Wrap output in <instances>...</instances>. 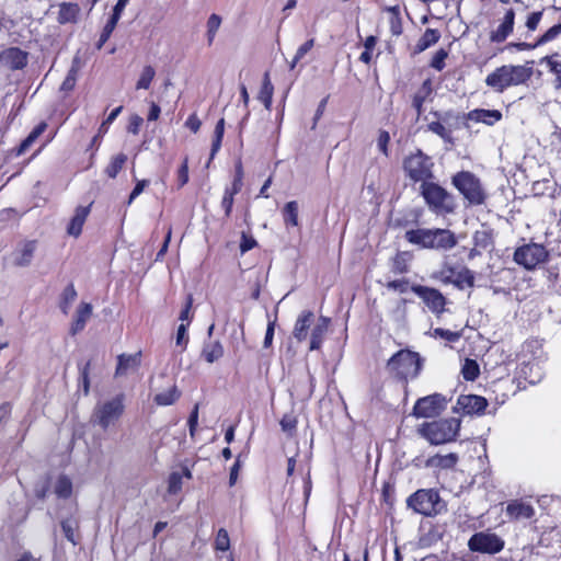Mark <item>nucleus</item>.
<instances>
[{"label":"nucleus","mask_w":561,"mask_h":561,"mask_svg":"<svg viewBox=\"0 0 561 561\" xmlns=\"http://www.w3.org/2000/svg\"><path fill=\"white\" fill-rule=\"evenodd\" d=\"M460 430V420L450 417L426 423L421 434L433 445H440L456 438Z\"/></svg>","instance_id":"423d86ee"},{"label":"nucleus","mask_w":561,"mask_h":561,"mask_svg":"<svg viewBox=\"0 0 561 561\" xmlns=\"http://www.w3.org/2000/svg\"><path fill=\"white\" fill-rule=\"evenodd\" d=\"M503 115L499 110L476 108L467 114V119L476 123H483L493 126L502 119Z\"/></svg>","instance_id":"6ab92c4d"},{"label":"nucleus","mask_w":561,"mask_h":561,"mask_svg":"<svg viewBox=\"0 0 561 561\" xmlns=\"http://www.w3.org/2000/svg\"><path fill=\"white\" fill-rule=\"evenodd\" d=\"M542 64H546L549 71L554 75L553 88L561 90V56L559 54H552L541 59Z\"/></svg>","instance_id":"393cba45"},{"label":"nucleus","mask_w":561,"mask_h":561,"mask_svg":"<svg viewBox=\"0 0 561 561\" xmlns=\"http://www.w3.org/2000/svg\"><path fill=\"white\" fill-rule=\"evenodd\" d=\"M187 324L185 323H181L178 328V332H176V345L179 346H183L185 347L186 346V343H187Z\"/></svg>","instance_id":"69168bd1"},{"label":"nucleus","mask_w":561,"mask_h":561,"mask_svg":"<svg viewBox=\"0 0 561 561\" xmlns=\"http://www.w3.org/2000/svg\"><path fill=\"white\" fill-rule=\"evenodd\" d=\"M142 122L144 119L140 116L133 115L129 119L127 130L134 135H137L139 133Z\"/></svg>","instance_id":"774afa93"},{"label":"nucleus","mask_w":561,"mask_h":561,"mask_svg":"<svg viewBox=\"0 0 561 561\" xmlns=\"http://www.w3.org/2000/svg\"><path fill=\"white\" fill-rule=\"evenodd\" d=\"M561 34V23L550 27L536 43V45H542L550 41H553L558 35Z\"/></svg>","instance_id":"3c124183"},{"label":"nucleus","mask_w":561,"mask_h":561,"mask_svg":"<svg viewBox=\"0 0 561 561\" xmlns=\"http://www.w3.org/2000/svg\"><path fill=\"white\" fill-rule=\"evenodd\" d=\"M220 25H221V18L216 13L210 14V16L207 20V24H206V26H207L206 36H207L208 45L213 44Z\"/></svg>","instance_id":"e433bc0d"},{"label":"nucleus","mask_w":561,"mask_h":561,"mask_svg":"<svg viewBox=\"0 0 561 561\" xmlns=\"http://www.w3.org/2000/svg\"><path fill=\"white\" fill-rule=\"evenodd\" d=\"M411 290L423 300L433 313L440 314L444 312L446 298L438 289L422 285H412Z\"/></svg>","instance_id":"f8f14e48"},{"label":"nucleus","mask_w":561,"mask_h":561,"mask_svg":"<svg viewBox=\"0 0 561 561\" xmlns=\"http://www.w3.org/2000/svg\"><path fill=\"white\" fill-rule=\"evenodd\" d=\"M89 213L90 206H78L76 208L75 215L71 218L67 228V232L69 236L77 238L81 234L83 224L85 222Z\"/></svg>","instance_id":"4be33fe9"},{"label":"nucleus","mask_w":561,"mask_h":561,"mask_svg":"<svg viewBox=\"0 0 561 561\" xmlns=\"http://www.w3.org/2000/svg\"><path fill=\"white\" fill-rule=\"evenodd\" d=\"M124 400L125 396L119 393L110 400L98 403L92 414L93 422L103 430L114 425L124 413Z\"/></svg>","instance_id":"6e6552de"},{"label":"nucleus","mask_w":561,"mask_h":561,"mask_svg":"<svg viewBox=\"0 0 561 561\" xmlns=\"http://www.w3.org/2000/svg\"><path fill=\"white\" fill-rule=\"evenodd\" d=\"M387 369L401 380L413 379L421 370L420 355L409 350H401L389 358Z\"/></svg>","instance_id":"20e7f679"},{"label":"nucleus","mask_w":561,"mask_h":561,"mask_svg":"<svg viewBox=\"0 0 561 561\" xmlns=\"http://www.w3.org/2000/svg\"><path fill=\"white\" fill-rule=\"evenodd\" d=\"M458 461L457 454L450 453L447 455H434L426 460V467L439 468V469H451Z\"/></svg>","instance_id":"b1692460"},{"label":"nucleus","mask_w":561,"mask_h":561,"mask_svg":"<svg viewBox=\"0 0 561 561\" xmlns=\"http://www.w3.org/2000/svg\"><path fill=\"white\" fill-rule=\"evenodd\" d=\"M404 238L424 249L449 250L457 243L454 232L448 229H411L405 231Z\"/></svg>","instance_id":"f03ea898"},{"label":"nucleus","mask_w":561,"mask_h":561,"mask_svg":"<svg viewBox=\"0 0 561 561\" xmlns=\"http://www.w3.org/2000/svg\"><path fill=\"white\" fill-rule=\"evenodd\" d=\"M117 23H118V21L110 18V20L106 22V24L103 27V31L100 35L98 48H101L108 41V38L111 37L113 31L115 30Z\"/></svg>","instance_id":"49530a36"},{"label":"nucleus","mask_w":561,"mask_h":561,"mask_svg":"<svg viewBox=\"0 0 561 561\" xmlns=\"http://www.w3.org/2000/svg\"><path fill=\"white\" fill-rule=\"evenodd\" d=\"M224 355V347L219 341H209L204 344L202 356L204 359L211 364L217 362Z\"/></svg>","instance_id":"bb28decb"},{"label":"nucleus","mask_w":561,"mask_h":561,"mask_svg":"<svg viewBox=\"0 0 561 561\" xmlns=\"http://www.w3.org/2000/svg\"><path fill=\"white\" fill-rule=\"evenodd\" d=\"M533 76V68L526 65H504L496 68L485 78V84L495 92L526 83Z\"/></svg>","instance_id":"f257e3e1"},{"label":"nucleus","mask_w":561,"mask_h":561,"mask_svg":"<svg viewBox=\"0 0 561 561\" xmlns=\"http://www.w3.org/2000/svg\"><path fill=\"white\" fill-rule=\"evenodd\" d=\"M451 184L471 206L483 205L488 198L481 180L470 171H460L454 174Z\"/></svg>","instance_id":"7ed1b4c3"},{"label":"nucleus","mask_w":561,"mask_h":561,"mask_svg":"<svg viewBox=\"0 0 561 561\" xmlns=\"http://www.w3.org/2000/svg\"><path fill=\"white\" fill-rule=\"evenodd\" d=\"M548 252L543 245L537 243L525 244L516 249L514 261L526 270H533L546 261Z\"/></svg>","instance_id":"9b49d317"},{"label":"nucleus","mask_w":561,"mask_h":561,"mask_svg":"<svg viewBox=\"0 0 561 561\" xmlns=\"http://www.w3.org/2000/svg\"><path fill=\"white\" fill-rule=\"evenodd\" d=\"M389 141H390L389 133L386 130H380L378 139H377V147L385 156H388Z\"/></svg>","instance_id":"052dcab7"},{"label":"nucleus","mask_w":561,"mask_h":561,"mask_svg":"<svg viewBox=\"0 0 561 561\" xmlns=\"http://www.w3.org/2000/svg\"><path fill=\"white\" fill-rule=\"evenodd\" d=\"M182 489V474L180 472H172L168 480V492L176 494Z\"/></svg>","instance_id":"de8ad7c7"},{"label":"nucleus","mask_w":561,"mask_h":561,"mask_svg":"<svg viewBox=\"0 0 561 561\" xmlns=\"http://www.w3.org/2000/svg\"><path fill=\"white\" fill-rule=\"evenodd\" d=\"M433 335L435 337L444 339L448 342H457L461 336L459 332H454L442 328L434 329Z\"/></svg>","instance_id":"8fccbe9b"},{"label":"nucleus","mask_w":561,"mask_h":561,"mask_svg":"<svg viewBox=\"0 0 561 561\" xmlns=\"http://www.w3.org/2000/svg\"><path fill=\"white\" fill-rule=\"evenodd\" d=\"M473 243L476 248L488 249L492 244L491 233L488 230H478L473 234Z\"/></svg>","instance_id":"a19ab883"},{"label":"nucleus","mask_w":561,"mask_h":561,"mask_svg":"<svg viewBox=\"0 0 561 561\" xmlns=\"http://www.w3.org/2000/svg\"><path fill=\"white\" fill-rule=\"evenodd\" d=\"M276 319L270 320L267 323L263 346L268 348L272 346L274 332H275Z\"/></svg>","instance_id":"680f3d73"},{"label":"nucleus","mask_w":561,"mask_h":561,"mask_svg":"<svg viewBox=\"0 0 561 561\" xmlns=\"http://www.w3.org/2000/svg\"><path fill=\"white\" fill-rule=\"evenodd\" d=\"M192 305H193V297H192V295H188L186 298L185 307L183 308V310L181 311L180 317H179V319L182 321V323H184V321H186L185 324H187V325L190 324V322L192 320V316H191Z\"/></svg>","instance_id":"e2e57ef3"},{"label":"nucleus","mask_w":561,"mask_h":561,"mask_svg":"<svg viewBox=\"0 0 561 561\" xmlns=\"http://www.w3.org/2000/svg\"><path fill=\"white\" fill-rule=\"evenodd\" d=\"M243 167L241 160L237 161L236 170H234V179L231 187H228L232 191V193H239L242 188V180H243Z\"/></svg>","instance_id":"a18cd8bd"},{"label":"nucleus","mask_w":561,"mask_h":561,"mask_svg":"<svg viewBox=\"0 0 561 561\" xmlns=\"http://www.w3.org/2000/svg\"><path fill=\"white\" fill-rule=\"evenodd\" d=\"M445 405V398L439 393H434L419 399L413 408V414L416 417H433L438 415Z\"/></svg>","instance_id":"ddd939ff"},{"label":"nucleus","mask_w":561,"mask_h":561,"mask_svg":"<svg viewBox=\"0 0 561 561\" xmlns=\"http://www.w3.org/2000/svg\"><path fill=\"white\" fill-rule=\"evenodd\" d=\"M236 194L237 193H232V191L229 190V188H226V191H225V194H224V197H222V201H221V206L225 209V215L227 217H229L231 211H232L233 197H234Z\"/></svg>","instance_id":"6e6d98bb"},{"label":"nucleus","mask_w":561,"mask_h":561,"mask_svg":"<svg viewBox=\"0 0 561 561\" xmlns=\"http://www.w3.org/2000/svg\"><path fill=\"white\" fill-rule=\"evenodd\" d=\"M387 288L401 294L407 293L409 289V280L405 278L391 280L387 284Z\"/></svg>","instance_id":"bf43d9fd"},{"label":"nucleus","mask_w":561,"mask_h":561,"mask_svg":"<svg viewBox=\"0 0 561 561\" xmlns=\"http://www.w3.org/2000/svg\"><path fill=\"white\" fill-rule=\"evenodd\" d=\"M407 503L414 512L425 516L437 515L445 508L444 502L434 489L417 490L408 497Z\"/></svg>","instance_id":"0eeeda50"},{"label":"nucleus","mask_w":561,"mask_h":561,"mask_svg":"<svg viewBox=\"0 0 561 561\" xmlns=\"http://www.w3.org/2000/svg\"><path fill=\"white\" fill-rule=\"evenodd\" d=\"M448 57V51L444 48L438 49L432 58L431 67L440 71L445 67V60Z\"/></svg>","instance_id":"09e8293b"},{"label":"nucleus","mask_w":561,"mask_h":561,"mask_svg":"<svg viewBox=\"0 0 561 561\" xmlns=\"http://www.w3.org/2000/svg\"><path fill=\"white\" fill-rule=\"evenodd\" d=\"M455 284L459 287H462L463 285L472 287L474 284V276L472 272L468 268H463L458 272Z\"/></svg>","instance_id":"c03bdc74"},{"label":"nucleus","mask_w":561,"mask_h":561,"mask_svg":"<svg viewBox=\"0 0 561 561\" xmlns=\"http://www.w3.org/2000/svg\"><path fill=\"white\" fill-rule=\"evenodd\" d=\"M75 528L76 523L72 519H65L61 522V529L65 534V537L72 543H76L75 541Z\"/></svg>","instance_id":"4d7b16f0"},{"label":"nucleus","mask_w":561,"mask_h":561,"mask_svg":"<svg viewBox=\"0 0 561 561\" xmlns=\"http://www.w3.org/2000/svg\"><path fill=\"white\" fill-rule=\"evenodd\" d=\"M55 493L58 497L68 499L72 493V482L66 476H60L55 484Z\"/></svg>","instance_id":"c9c22d12"},{"label":"nucleus","mask_w":561,"mask_h":561,"mask_svg":"<svg viewBox=\"0 0 561 561\" xmlns=\"http://www.w3.org/2000/svg\"><path fill=\"white\" fill-rule=\"evenodd\" d=\"M127 161V156L125 153H118L112 158L111 162L105 169V173L111 178L115 179L119 171L123 169L125 162Z\"/></svg>","instance_id":"f704fd0d"},{"label":"nucleus","mask_w":561,"mask_h":561,"mask_svg":"<svg viewBox=\"0 0 561 561\" xmlns=\"http://www.w3.org/2000/svg\"><path fill=\"white\" fill-rule=\"evenodd\" d=\"M181 397V392L175 383H172L168 389L154 394L153 401L157 405L168 407L175 403Z\"/></svg>","instance_id":"5701e85b"},{"label":"nucleus","mask_w":561,"mask_h":561,"mask_svg":"<svg viewBox=\"0 0 561 561\" xmlns=\"http://www.w3.org/2000/svg\"><path fill=\"white\" fill-rule=\"evenodd\" d=\"M46 127L47 124L45 122L39 123L22 141V144L19 147L18 153H24L33 145V142L45 131Z\"/></svg>","instance_id":"473e14b6"},{"label":"nucleus","mask_w":561,"mask_h":561,"mask_svg":"<svg viewBox=\"0 0 561 561\" xmlns=\"http://www.w3.org/2000/svg\"><path fill=\"white\" fill-rule=\"evenodd\" d=\"M37 248V241L28 240L22 242L14 252V264L20 267L28 266Z\"/></svg>","instance_id":"f3484780"},{"label":"nucleus","mask_w":561,"mask_h":561,"mask_svg":"<svg viewBox=\"0 0 561 561\" xmlns=\"http://www.w3.org/2000/svg\"><path fill=\"white\" fill-rule=\"evenodd\" d=\"M5 58L13 69H22L27 64V55L19 48H10L5 53Z\"/></svg>","instance_id":"c85d7f7f"},{"label":"nucleus","mask_w":561,"mask_h":561,"mask_svg":"<svg viewBox=\"0 0 561 561\" xmlns=\"http://www.w3.org/2000/svg\"><path fill=\"white\" fill-rule=\"evenodd\" d=\"M330 324V319L327 317H320L317 323L313 325L311 330V339H310V351L319 350L322 345L325 334L328 333Z\"/></svg>","instance_id":"412c9836"},{"label":"nucleus","mask_w":561,"mask_h":561,"mask_svg":"<svg viewBox=\"0 0 561 561\" xmlns=\"http://www.w3.org/2000/svg\"><path fill=\"white\" fill-rule=\"evenodd\" d=\"M148 184H149L148 180L138 181L129 195L127 204L130 205L135 201V198L138 197L144 192L145 187H147Z\"/></svg>","instance_id":"0e129e2a"},{"label":"nucleus","mask_w":561,"mask_h":561,"mask_svg":"<svg viewBox=\"0 0 561 561\" xmlns=\"http://www.w3.org/2000/svg\"><path fill=\"white\" fill-rule=\"evenodd\" d=\"M122 110H123V107L118 106L110 113V115L106 117V119L101 124V126L99 128V134L105 135L107 133L108 126L116 119V117L119 115Z\"/></svg>","instance_id":"13d9d810"},{"label":"nucleus","mask_w":561,"mask_h":561,"mask_svg":"<svg viewBox=\"0 0 561 561\" xmlns=\"http://www.w3.org/2000/svg\"><path fill=\"white\" fill-rule=\"evenodd\" d=\"M541 16H542V12L541 11H538V12H533L527 21H526V26L529 31H535L541 20Z\"/></svg>","instance_id":"338daca9"},{"label":"nucleus","mask_w":561,"mask_h":561,"mask_svg":"<svg viewBox=\"0 0 561 561\" xmlns=\"http://www.w3.org/2000/svg\"><path fill=\"white\" fill-rule=\"evenodd\" d=\"M78 76V65L77 59L73 60L71 68L69 69L64 82L61 83L60 89L62 91H71L77 82Z\"/></svg>","instance_id":"ea45409f"},{"label":"nucleus","mask_w":561,"mask_h":561,"mask_svg":"<svg viewBox=\"0 0 561 561\" xmlns=\"http://www.w3.org/2000/svg\"><path fill=\"white\" fill-rule=\"evenodd\" d=\"M505 515L510 520L530 519L535 516V507L524 499L512 500L506 505Z\"/></svg>","instance_id":"4468645a"},{"label":"nucleus","mask_w":561,"mask_h":561,"mask_svg":"<svg viewBox=\"0 0 561 561\" xmlns=\"http://www.w3.org/2000/svg\"><path fill=\"white\" fill-rule=\"evenodd\" d=\"M463 378L473 381L480 374L479 365L476 360L467 358L461 369Z\"/></svg>","instance_id":"58836bf2"},{"label":"nucleus","mask_w":561,"mask_h":561,"mask_svg":"<svg viewBox=\"0 0 561 561\" xmlns=\"http://www.w3.org/2000/svg\"><path fill=\"white\" fill-rule=\"evenodd\" d=\"M440 38V34L437 30L426 28L422 37L416 44V51L421 53L432 45L436 44Z\"/></svg>","instance_id":"c756f323"},{"label":"nucleus","mask_w":561,"mask_h":561,"mask_svg":"<svg viewBox=\"0 0 561 561\" xmlns=\"http://www.w3.org/2000/svg\"><path fill=\"white\" fill-rule=\"evenodd\" d=\"M256 240L245 232H242L241 234V241H240V252L241 254H244L245 252L252 250L256 247Z\"/></svg>","instance_id":"5fc2aeb1"},{"label":"nucleus","mask_w":561,"mask_h":561,"mask_svg":"<svg viewBox=\"0 0 561 561\" xmlns=\"http://www.w3.org/2000/svg\"><path fill=\"white\" fill-rule=\"evenodd\" d=\"M428 129L445 140H450V130L439 122H432Z\"/></svg>","instance_id":"603ef678"},{"label":"nucleus","mask_w":561,"mask_h":561,"mask_svg":"<svg viewBox=\"0 0 561 561\" xmlns=\"http://www.w3.org/2000/svg\"><path fill=\"white\" fill-rule=\"evenodd\" d=\"M386 11L389 13L390 32L393 36H399L402 33V20L400 15L399 5L388 7Z\"/></svg>","instance_id":"7c9ffc66"},{"label":"nucleus","mask_w":561,"mask_h":561,"mask_svg":"<svg viewBox=\"0 0 561 561\" xmlns=\"http://www.w3.org/2000/svg\"><path fill=\"white\" fill-rule=\"evenodd\" d=\"M283 216L286 226H298V203L296 201L286 203L283 209Z\"/></svg>","instance_id":"72a5a7b5"},{"label":"nucleus","mask_w":561,"mask_h":561,"mask_svg":"<svg viewBox=\"0 0 561 561\" xmlns=\"http://www.w3.org/2000/svg\"><path fill=\"white\" fill-rule=\"evenodd\" d=\"M468 548L472 552L495 554L503 550L504 540L494 533L479 531L470 537Z\"/></svg>","instance_id":"9d476101"},{"label":"nucleus","mask_w":561,"mask_h":561,"mask_svg":"<svg viewBox=\"0 0 561 561\" xmlns=\"http://www.w3.org/2000/svg\"><path fill=\"white\" fill-rule=\"evenodd\" d=\"M91 314H92V306L90 304L82 302L77 310L76 320L71 328V333L76 334V333L80 332L81 330H83V328H84L88 319L91 317Z\"/></svg>","instance_id":"cd10ccee"},{"label":"nucleus","mask_w":561,"mask_h":561,"mask_svg":"<svg viewBox=\"0 0 561 561\" xmlns=\"http://www.w3.org/2000/svg\"><path fill=\"white\" fill-rule=\"evenodd\" d=\"M522 375L528 379L530 383H536L540 380L541 374L536 364H527L520 369Z\"/></svg>","instance_id":"79ce46f5"},{"label":"nucleus","mask_w":561,"mask_h":561,"mask_svg":"<svg viewBox=\"0 0 561 561\" xmlns=\"http://www.w3.org/2000/svg\"><path fill=\"white\" fill-rule=\"evenodd\" d=\"M156 76V70L153 67L151 66H145L141 73H140V77L136 83V89L137 90H140V89H144V90H147L149 89L153 78Z\"/></svg>","instance_id":"4c0bfd02"},{"label":"nucleus","mask_w":561,"mask_h":561,"mask_svg":"<svg viewBox=\"0 0 561 561\" xmlns=\"http://www.w3.org/2000/svg\"><path fill=\"white\" fill-rule=\"evenodd\" d=\"M274 88L270 81L268 73H265L264 80L259 93V100L264 104L266 110H271Z\"/></svg>","instance_id":"2f4dec72"},{"label":"nucleus","mask_w":561,"mask_h":561,"mask_svg":"<svg viewBox=\"0 0 561 561\" xmlns=\"http://www.w3.org/2000/svg\"><path fill=\"white\" fill-rule=\"evenodd\" d=\"M80 369V379L84 394H88L90 391V379H89V370H90V362H87L84 365L79 366Z\"/></svg>","instance_id":"864d4df0"},{"label":"nucleus","mask_w":561,"mask_h":561,"mask_svg":"<svg viewBox=\"0 0 561 561\" xmlns=\"http://www.w3.org/2000/svg\"><path fill=\"white\" fill-rule=\"evenodd\" d=\"M313 320L314 314L309 310H305L298 316L293 330V335L298 342L306 341Z\"/></svg>","instance_id":"aec40b11"},{"label":"nucleus","mask_w":561,"mask_h":561,"mask_svg":"<svg viewBox=\"0 0 561 561\" xmlns=\"http://www.w3.org/2000/svg\"><path fill=\"white\" fill-rule=\"evenodd\" d=\"M80 8L76 3L64 2L59 5L58 22L60 24L73 23L77 21Z\"/></svg>","instance_id":"a878e982"},{"label":"nucleus","mask_w":561,"mask_h":561,"mask_svg":"<svg viewBox=\"0 0 561 561\" xmlns=\"http://www.w3.org/2000/svg\"><path fill=\"white\" fill-rule=\"evenodd\" d=\"M421 194L428 208L437 215H446L455 210L453 195L434 182L422 183Z\"/></svg>","instance_id":"39448f33"},{"label":"nucleus","mask_w":561,"mask_h":561,"mask_svg":"<svg viewBox=\"0 0 561 561\" xmlns=\"http://www.w3.org/2000/svg\"><path fill=\"white\" fill-rule=\"evenodd\" d=\"M433 163L422 151L409 156L403 163L404 171L414 182H427L432 178Z\"/></svg>","instance_id":"1a4fd4ad"},{"label":"nucleus","mask_w":561,"mask_h":561,"mask_svg":"<svg viewBox=\"0 0 561 561\" xmlns=\"http://www.w3.org/2000/svg\"><path fill=\"white\" fill-rule=\"evenodd\" d=\"M141 352L135 354H121L117 357L116 376H124L130 371H135L140 366Z\"/></svg>","instance_id":"a211bd4d"},{"label":"nucleus","mask_w":561,"mask_h":561,"mask_svg":"<svg viewBox=\"0 0 561 561\" xmlns=\"http://www.w3.org/2000/svg\"><path fill=\"white\" fill-rule=\"evenodd\" d=\"M230 548V538L228 531L220 528L215 539V549L219 551H227Z\"/></svg>","instance_id":"37998d69"},{"label":"nucleus","mask_w":561,"mask_h":561,"mask_svg":"<svg viewBox=\"0 0 561 561\" xmlns=\"http://www.w3.org/2000/svg\"><path fill=\"white\" fill-rule=\"evenodd\" d=\"M488 407L485 398L476 394L460 396L457 400V411L465 414H482Z\"/></svg>","instance_id":"2eb2a0df"},{"label":"nucleus","mask_w":561,"mask_h":561,"mask_svg":"<svg viewBox=\"0 0 561 561\" xmlns=\"http://www.w3.org/2000/svg\"><path fill=\"white\" fill-rule=\"evenodd\" d=\"M515 12L513 9H508L503 18L502 23L493 31L490 35L491 42L502 43L513 32L514 28Z\"/></svg>","instance_id":"dca6fc26"}]
</instances>
